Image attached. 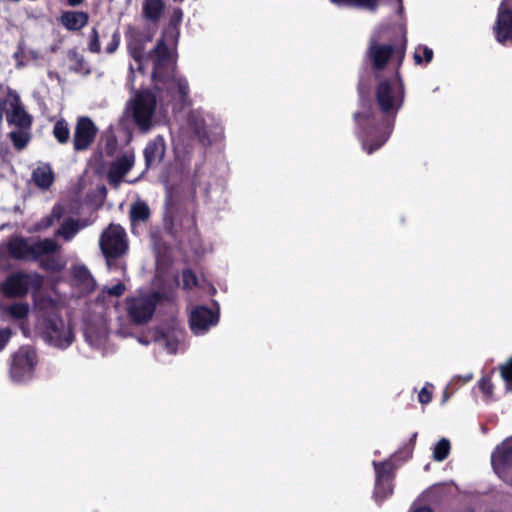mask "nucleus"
<instances>
[{
	"mask_svg": "<svg viewBox=\"0 0 512 512\" xmlns=\"http://www.w3.org/2000/svg\"><path fill=\"white\" fill-rule=\"evenodd\" d=\"M98 133L94 122L86 116L77 119L73 135V147L75 151H83L90 147Z\"/></svg>",
	"mask_w": 512,
	"mask_h": 512,
	"instance_id": "9d476101",
	"label": "nucleus"
},
{
	"mask_svg": "<svg viewBox=\"0 0 512 512\" xmlns=\"http://www.w3.org/2000/svg\"><path fill=\"white\" fill-rule=\"evenodd\" d=\"M165 9L163 0H144L142 4L143 17L152 22L158 23Z\"/></svg>",
	"mask_w": 512,
	"mask_h": 512,
	"instance_id": "6ab92c4d",
	"label": "nucleus"
},
{
	"mask_svg": "<svg viewBox=\"0 0 512 512\" xmlns=\"http://www.w3.org/2000/svg\"><path fill=\"white\" fill-rule=\"evenodd\" d=\"M374 498L377 502L381 503L393 494L392 481H378L375 480Z\"/></svg>",
	"mask_w": 512,
	"mask_h": 512,
	"instance_id": "c756f323",
	"label": "nucleus"
},
{
	"mask_svg": "<svg viewBox=\"0 0 512 512\" xmlns=\"http://www.w3.org/2000/svg\"><path fill=\"white\" fill-rule=\"evenodd\" d=\"M410 512H434L432 510V508L428 507V506H422V507H417L415 509H411Z\"/></svg>",
	"mask_w": 512,
	"mask_h": 512,
	"instance_id": "8fccbe9b",
	"label": "nucleus"
},
{
	"mask_svg": "<svg viewBox=\"0 0 512 512\" xmlns=\"http://www.w3.org/2000/svg\"><path fill=\"white\" fill-rule=\"evenodd\" d=\"M183 18V11L177 7L173 9L172 15L169 19V28L165 32L166 37H171L173 40H177L179 35L178 26L181 24Z\"/></svg>",
	"mask_w": 512,
	"mask_h": 512,
	"instance_id": "c85d7f7f",
	"label": "nucleus"
},
{
	"mask_svg": "<svg viewBox=\"0 0 512 512\" xmlns=\"http://www.w3.org/2000/svg\"><path fill=\"white\" fill-rule=\"evenodd\" d=\"M67 58L70 65V70L76 74L87 76L91 74V68L86 62L84 56L80 54L76 48L69 49L67 52Z\"/></svg>",
	"mask_w": 512,
	"mask_h": 512,
	"instance_id": "aec40b11",
	"label": "nucleus"
},
{
	"mask_svg": "<svg viewBox=\"0 0 512 512\" xmlns=\"http://www.w3.org/2000/svg\"><path fill=\"white\" fill-rule=\"evenodd\" d=\"M74 278L87 287L94 285V279L85 266H78L73 271Z\"/></svg>",
	"mask_w": 512,
	"mask_h": 512,
	"instance_id": "4c0bfd02",
	"label": "nucleus"
},
{
	"mask_svg": "<svg viewBox=\"0 0 512 512\" xmlns=\"http://www.w3.org/2000/svg\"><path fill=\"white\" fill-rule=\"evenodd\" d=\"M173 1H174V2H179V3H181V2H183L184 0H173Z\"/></svg>",
	"mask_w": 512,
	"mask_h": 512,
	"instance_id": "4d7b16f0",
	"label": "nucleus"
},
{
	"mask_svg": "<svg viewBox=\"0 0 512 512\" xmlns=\"http://www.w3.org/2000/svg\"><path fill=\"white\" fill-rule=\"evenodd\" d=\"M10 338V331L8 329L0 330V351L4 349Z\"/></svg>",
	"mask_w": 512,
	"mask_h": 512,
	"instance_id": "de8ad7c7",
	"label": "nucleus"
},
{
	"mask_svg": "<svg viewBox=\"0 0 512 512\" xmlns=\"http://www.w3.org/2000/svg\"><path fill=\"white\" fill-rule=\"evenodd\" d=\"M433 50L426 45H418L414 52L415 64L421 65L430 63L433 60Z\"/></svg>",
	"mask_w": 512,
	"mask_h": 512,
	"instance_id": "473e14b6",
	"label": "nucleus"
},
{
	"mask_svg": "<svg viewBox=\"0 0 512 512\" xmlns=\"http://www.w3.org/2000/svg\"><path fill=\"white\" fill-rule=\"evenodd\" d=\"M80 230L79 221L73 218L66 219L57 230L56 235L70 241Z\"/></svg>",
	"mask_w": 512,
	"mask_h": 512,
	"instance_id": "cd10ccee",
	"label": "nucleus"
},
{
	"mask_svg": "<svg viewBox=\"0 0 512 512\" xmlns=\"http://www.w3.org/2000/svg\"><path fill=\"white\" fill-rule=\"evenodd\" d=\"M417 436H418L417 432H414L412 434V436L410 437L408 443L405 445V447L403 449L409 457L412 456V452H413V449H414V446L416 443Z\"/></svg>",
	"mask_w": 512,
	"mask_h": 512,
	"instance_id": "49530a36",
	"label": "nucleus"
},
{
	"mask_svg": "<svg viewBox=\"0 0 512 512\" xmlns=\"http://www.w3.org/2000/svg\"><path fill=\"white\" fill-rule=\"evenodd\" d=\"M65 209L61 204H56L53 206L51 213L41 218L39 222L36 224L37 230H46L50 228L55 221H60V219L64 216Z\"/></svg>",
	"mask_w": 512,
	"mask_h": 512,
	"instance_id": "b1692460",
	"label": "nucleus"
},
{
	"mask_svg": "<svg viewBox=\"0 0 512 512\" xmlns=\"http://www.w3.org/2000/svg\"><path fill=\"white\" fill-rule=\"evenodd\" d=\"M450 442L448 439L446 438H442L440 439L435 447H434V450H433V458L436 460V461H443L445 460L449 453H450Z\"/></svg>",
	"mask_w": 512,
	"mask_h": 512,
	"instance_id": "72a5a7b5",
	"label": "nucleus"
},
{
	"mask_svg": "<svg viewBox=\"0 0 512 512\" xmlns=\"http://www.w3.org/2000/svg\"><path fill=\"white\" fill-rule=\"evenodd\" d=\"M85 0H67V3L71 7H77L84 3Z\"/></svg>",
	"mask_w": 512,
	"mask_h": 512,
	"instance_id": "3c124183",
	"label": "nucleus"
},
{
	"mask_svg": "<svg viewBox=\"0 0 512 512\" xmlns=\"http://www.w3.org/2000/svg\"><path fill=\"white\" fill-rule=\"evenodd\" d=\"M478 387L486 401L493 400L494 385L490 375L481 377L478 381Z\"/></svg>",
	"mask_w": 512,
	"mask_h": 512,
	"instance_id": "c9c22d12",
	"label": "nucleus"
},
{
	"mask_svg": "<svg viewBox=\"0 0 512 512\" xmlns=\"http://www.w3.org/2000/svg\"><path fill=\"white\" fill-rule=\"evenodd\" d=\"M29 309L27 303L16 302L7 307V313L12 319L22 320L28 316Z\"/></svg>",
	"mask_w": 512,
	"mask_h": 512,
	"instance_id": "2f4dec72",
	"label": "nucleus"
},
{
	"mask_svg": "<svg viewBox=\"0 0 512 512\" xmlns=\"http://www.w3.org/2000/svg\"><path fill=\"white\" fill-rule=\"evenodd\" d=\"M157 107V96L148 88L136 90L126 103L125 113L139 131L146 133L153 126V117Z\"/></svg>",
	"mask_w": 512,
	"mask_h": 512,
	"instance_id": "f03ea898",
	"label": "nucleus"
},
{
	"mask_svg": "<svg viewBox=\"0 0 512 512\" xmlns=\"http://www.w3.org/2000/svg\"><path fill=\"white\" fill-rule=\"evenodd\" d=\"M182 288L183 290L190 291L198 286V277L191 268L183 269L182 271Z\"/></svg>",
	"mask_w": 512,
	"mask_h": 512,
	"instance_id": "e433bc0d",
	"label": "nucleus"
},
{
	"mask_svg": "<svg viewBox=\"0 0 512 512\" xmlns=\"http://www.w3.org/2000/svg\"><path fill=\"white\" fill-rule=\"evenodd\" d=\"M219 321V314L206 306H197L190 314V328L196 335L203 334Z\"/></svg>",
	"mask_w": 512,
	"mask_h": 512,
	"instance_id": "f8f14e48",
	"label": "nucleus"
},
{
	"mask_svg": "<svg viewBox=\"0 0 512 512\" xmlns=\"http://www.w3.org/2000/svg\"><path fill=\"white\" fill-rule=\"evenodd\" d=\"M87 48L89 52L99 54L101 52L100 33L96 27L91 29Z\"/></svg>",
	"mask_w": 512,
	"mask_h": 512,
	"instance_id": "58836bf2",
	"label": "nucleus"
},
{
	"mask_svg": "<svg viewBox=\"0 0 512 512\" xmlns=\"http://www.w3.org/2000/svg\"><path fill=\"white\" fill-rule=\"evenodd\" d=\"M452 394L453 392H450L449 386H447L442 393L441 405H444L450 399Z\"/></svg>",
	"mask_w": 512,
	"mask_h": 512,
	"instance_id": "09e8293b",
	"label": "nucleus"
},
{
	"mask_svg": "<svg viewBox=\"0 0 512 512\" xmlns=\"http://www.w3.org/2000/svg\"><path fill=\"white\" fill-rule=\"evenodd\" d=\"M129 53L131 57L136 61L140 62L143 57L144 46L140 42L130 43L128 45Z\"/></svg>",
	"mask_w": 512,
	"mask_h": 512,
	"instance_id": "c03bdc74",
	"label": "nucleus"
},
{
	"mask_svg": "<svg viewBox=\"0 0 512 512\" xmlns=\"http://www.w3.org/2000/svg\"><path fill=\"white\" fill-rule=\"evenodd\" d=\"M133 159L124 155L113 161L107 172V179L111 185H118L123 177L132 169Z\"/></svg>",
	"mask_w": 512,
	"mask_h": 512,
	"instance_id": "f3484780",
	"label": "nucleus"
},
{
	"mask_svg": "<svg viewBox=\"0 0 512 512\" xmlns=\"http://www.w3.org/2000/svg\"><path fill=\"white\" fill-rule=\"evenodd\" d=\"M32 180L39 188L48 189L54 181L50 166L37 167L32 173Z\"/></svg>",
	"mask_w": 512,
	"mask_h": 512,
	"instance_id": "4be33fe9",
	"label": "nucleus"
},
{
	"mask_svg": "<svg viewBox=\"0 0 512 512\" xmlns=\"http://www.w3.org/2000/svg\"><path fill=\"white\" fill-rule=\"evenodd\" d=\"M9 138L17 150L25 148L29 142V136L21 131H12Z\"/></svg>",
	"mask_w": 512,
	"mask_h": 512,
	"instance_id": "ea45409f",
	"label": "nucleus"
},
{
	"mask_svg": "<svg viewBox=\"0 0 512 512\" xmlns=\"http://www.w3.org/2000/svg\"><path fill=\"white\" fill-rule=\"evenodd\" d=\"M170 94L176 89L181 103H185L189 95V84L186 78L182 76H176L170 86H165Z\"/></svg>",
	"mask_w": 512,
	"mask_h": 512,
	"instance_id": "393cba45",
	"label": "nucleus"
},
{
	"mask_svg": "<svg viewBox=\"0 0 512 512\" xmlns=\"http://www.w3.org/2000/svg\"><path fill=\"white\" fill-rule=\"evenodd\" d=\"M58 20L68 31H79L88 24L89 14L82 10H68L62 12Z\"/></svg>",
	"mask_w": 512,
	"mask_h": 512,
	"instance_id": "dca6fc26",
	"label": "nucleus"
},
{
	"mask_svg": "<svg viewBox=\"0 0 512 512\" xmlns=\"http://www.w3.org/2000/svg\"><path fill=\"white\" fill-rule=\"evenodd\" d=\"M12 112L7 114V121L16 125L21 129H28L32 125L31 116L25 111L21 105L20 98L15 95L11 102Z\"/></svg>",
	"mask_w": 512,
	"mask_h": 512,
	"instance_id": "a211bd4d",
	"label": "nucleus"
},
{
	"mask_svg": "<svg viewBox=\"0 0 512 512\" xmlns=\"http://www.w3.org/2000/svg\"><path fill=\"white\" fill-rule=\"evenodd\" d=\"M52 255H44L37 262H39L42 270L50 273H59L64 269L65 264L58 257Z\"/></svg>",
	"mask_w": 512,
	"mask_h": 512,
	"instance_id": "bb28decb",
	"label": "nucleus"
},
{
	"mask_svg": "<svg viewBox=\"0 0 512 512\" xmlns=\"http://www.w3.org/2000/svg\"><path fill=\"white\" fill-rule=\"evenodd\" d=\"M37 327L41 338L51 346L66 349L74 341L72 329L65 325L62 317L55 310L41 313Z\"/></svg>",
	"mask_w": 512,
	"mask_h": 512,
	"instance_id": "20e7f679",
	"label": "nucleus"
},
{
	"mask_svg": "<svg viewBox=\"0 0 512 512\" xmlns=\"http://www.w3.org/2000/svg\"><path fill=\"white\" fill-rule=\"evenodd\" d=\"M471 378H472V376H468V377H466V378L464 379V382H468V381H470V380H471Z\"/></svg>",
	"mask_w": 512,
	"mask_h": 512,
	"instance_id": "5fc2aeb1",
	"label": "nucleus"
},
{
	"mask_svg": "<svg viewBox=\"0 0 512 512\" xmlns=\"http://www.w3.org/2000/svg\"><path fill=\"white\" fill-rule=\"evenodd\" d=\"M405 57V48H396L392 44H380L371 40L366 51V58L370 62L375 79L381 78L380 73L384 71L389 62H395V69L400 67Z\"/></svg>",
	"mask_w": 512,
	"mask_h": 512,
	"instance_id": "39448f33",
	"label": "nucleus"
},
{
	"mask_svg": "<svg viewBox=\"0 0 512 512\" xmlns=\"http://www.w3.org/2000/svg\"><path fill=\"white\" fill-rule=\"evenodd\" d=\"M60 245L52 238L39 239L30 243L29 238L23 236L11 237L6 245L9 257L17 261L36 262L42 256L59 252Z\"/></svg>",
	"mask_w": 512,
	"mask_h": 512,
	"instance_id": "7ed1b4c3",
	"label": "nucleus"
},
{
	"mask_svg": "<svg viewBox=\"0 0 512 512\" xmlns=\"http://www.w3.org/2000/svg\"><path fill=\"white\" fill-rule=\"evenodd\" d=\"M376 80L374 103L362 102L361 109L353 114L357 137L367 154L374 153L388 141L406 98L405 83L398 69L391 76Z\"/></svg>",
	"mask_w": 512,
	"mask_h": 512,
	"instance_id": "f257e3e1",
	"label": "nucleus"
},
{
	"mask_svg": "<svg viewBox=\"0 0 512 512\" xmlns=\"http://www.w3.org/2000/svg\"><path fill=\"white\" fill-rule=\"evenodd\" d=\"M494 471L506 481L508 469L512 468V436L498 445L491 455Z\"/></svg>",
	"mask_w": 512,
	"mask_h": 512,
	"instance_id": "ddd939ff",
	"label": "nucleus"
},
{
	"mask_svg": "<svg viewBox=\"0 0 512 512\" xmlns=\"http://www.w3.org/2000/svg\"><path fill=\"white\" fill-rule=\"evenodd\" d=\"M42 278L39 275L32 277L31 275L18 271L9 274L1 286V291L6 298H23L31 287L39 288Z\"/></svg>",
	"mask_w": 512,
	"mask_h": 512,
	"instance_id": "1a4fd4ad",
	"label": "nucleus"
},
{
	"mask_svg": "<svg viewBox=\"0 0 512 512\" xmlns=\"http://www.w3.org/2000/svg\"><path fill=\"white\" fill-rule=\"evenodd\" d=\"M154 54L152 80L155 88L159 91L157 83L163 86H170L176 75V61L172 59L170 50L164 39H159L152 50Z\"/></svg>",
	"mask_w": 512,
	"mask_h": 512,
	"instance_id": "0eeeda50",
	"label": "nucleus"
},
{
	"mask_svg": "<svg viewBox=\"0 0 512 512\" xmlns=\"http://www.w3.org/2000/svg\"><path fill=\"white\" fill-rule=\"evenodd\" d=\"M501 378L505 383L507 392H512V356L502 365L499 366Z\"/></svg>",
	"mask_w": 512,
	"mask_h": 512,
	"instance_id": "f704fd0d",
	"label": "nucleus"
},
{
	"mask_svg": "<svg viewBox=\"0 0 512 512\" xmlns=\"http://www.w3.org/2000/svg\"><path fill=\"white\" fill-rule=\"evenodd\" d=\"M337 6L356 8L367 12L375 13L380 5V0H329Z\"/></svg>",
	"mask_w": 512,
	"mask_h": 512,
	"instance_id": "412c9836",
	"label": "nucleus"
},
{
	"mask_svg": "<svg viewBox=\"0 0 512 512\" xmlns=\"http://www.w3.org/2000/svg\"><path fill=\"white\" fill-rule=\"evenodd\" d=\"M99 245L107 264L111 265V260L122 257L128 249L124 228L119 224H110L102 232Z\"/></svg>",
	"mask_w": 512,
	"mask_h": 512,
	"instance_id": "6e6552de",
	"label": "nucleus"
},
{
	"mask_svg": "<svg viewBox=\"0 0 512 512\" xmlns=\"http://www.w3.org/2000/svg\"><path fill=\"white\" fill-rule=\"evenodd\" d=\"M397 3H398L397 13L399 14V16H402V14L404 12L403 0H397Z\"/></svg>",
	"mask_w": 512,
	"mask_h": 512,
	"instance_id": "603ef678",
	"label": "nucleus"
},
{
	"mask_svg": "<svg viewBox=\"0 0 512 512\" xmlns=\"http://www.w3.org/2000/svg\"><path fill=\"white\" fill-rule=\"evenodd\" d=\"M375 470V480L378 481H392L394 480V465L389 460L373 461Z\"/></svg>",
	"mask_w": 512,
	"mask_h": 512,
	"instance_id": "5701e85b",
	"label": "nucleus"
},
{
	"mask_svg": "<svg viewBox=\"0 0 512 512\" xmlns=\"http://www.w3.org/2000/svg\"><path fill=\"white\" fill-rule=\"evenodd\" d=\"M121 34L118 28H115L111 34V40L105 47L107 54H113L119 47Z\"/></svg>",
	"mask_w": 512,
	"mask_h": 512,
	"instance_id": "79ce46f5",
	"label": "nucleus"
},
{
	"mask_svg": "<svg viewBox=\"0 0 512 512\" xmlns=\"http://www.w3.org/2000/svg\"><path fill=\"white\" fill-rule=\"evenodd\" d=\"M126 290L125 285L122 282H118L110 288H107V293L110 296L120 297L124 294Z\"/></svg>",
	"mask_w": 512,
	"mask_h": 512,
	"instance_id": "a18cd8bd",
	"label": "nucleus"
},
{
	"mask_svg": "<svg viewBox=\"0 0 512 512\" xmlns=\"http://www.w3.org/2000/svg\"><path fill=\"white\" fill-rule=\"evenodd\" d=\"M191 222H192V225H193L194 227H196V221H195V219H194V218H192V219H191Z\"/></svg>",
	"mask_w": 512,
	"mask_h": 512,
	"instance_id": "6e6d98bb",
	"label": "nucleus"
},
{
	"mask_svg": "<svg viewBox=\"0 0 512 512\" xmlns=\"http://www.w3.org/2000/svg\"><path fill=\"white\" fill-rule=\"evenodd\" d=\"M162 339L169 353L174 354L177 352L179 341L174 335H170L169 333H163Z\"/></svg>",
	"mask_w": 512,
	"mask_h": 512,
	"instance_id": "37998d69",
	"label": "nucleus"
},
{
	"mask_svg": "<svg viewBox=\"0 0 512 512\" xmlns=\"http://www.w3.org/2000/svg\"><path fill=\"white\" fill-rule=\"evenodd\" d=\"M166 152L165 140L161 135L150 140L143 151L145 166L147 169L160 165Z\"/></svg>",
	"mask_w": 512,
	"mask_h": 512,
	"instance_id": "2eb2a0df",
	"label": "nucleus"
},
{
	"mask_svg": "<svg viewBox=\"0 0 512 512\" xmlns=\"http://www.w3.org/2000/svg\"><path fill=\"white\" fill-rule=\"evenodd\" d=\"M196 133L198 134V136H199L200 140H201V141H204L205 135H202V134H201V130H200V128H197V129H196Z\"/></svg>",
	"mask_w": 512,
	"mask_h": 512,
	"instance_id": "864d4df0",
	"label": "nucleus"
},
{
	"mask_svg": "<svg viewBox=\"0 0 512 512\" xmlns=\"http://www.w3.org/2000/svg\"><path fill=\"white\" fill-rule=\"evenodd\" d=\"M35 364L34 353L29 349H20L12 359L10 367L12 379L21 382L31 377Z\"/></svg>",
	"mask_w": 512,
	"mask_h": 512,
	"instance_id": "9b49d317",
	"label": "nucleus"
},
{
	"mask_svg": "<svg viewBox=\"0 0 512 512\" xmlns=\"http://www.w3.org/2000/svg\"><path fill=\"white\" fill-rule=\"evenodd\" d=\"M53 135L60 144H66L70 138L68 123L64 119L58 120L53 127Z\"/></svg>",
	"mask_w": 512,
	"mask_h": 512,
	"instance_id": "7c9ffc66",
	"label": "nucleus"
},
{
	"mask_svg": "<svg viewBox=\"0 0 512 512\" xmlns=\"http://www.w3.org/2000/svg\"><path fill=\"white\" fill-rule=\"evenodd\" d=\"M434 390L435 386L430 382H426L418 393V401L422 405L429 404L432 401Z\"/></svg>",
	"mask_w": 512,
	"mask_h": 512,
	"instance_id": "a19ab883",
	"label": "nucleus"
},
{
	"mask_svg": "<svg viewBox=\"0 0 512 512\" xmlns=\"http://www.w3.org/2000/svg\"><path fill=\"white\" fill-rule=\"evenodd\" d=\"M493 30L500 44L512 43V9L510 7L504 4L499 6Z\"/></svg>",
	"mask_w": 512,
	"mask_h": 512,
	"instance_id": "4468645a",
	"label": "nucleus"
},
{
	"mask_svg": "<svg viewBox=\"0 0 512 512\" xmlns=\"http://www.w3.org/2000/svg\"><path fill=\"white\" fill-rule=\"evenodd\" d=\"M151 212L147 203L137 201L131 205L130 220L131 222H146L150 218Z\"/></svg>",
	"mask_w": 512,
	"mask_h": 512,
	"instance_id": "a878e982",
	"label": "nucleus"
},
{
	"mask_svg": "<svg viewBox=\"0 0 512 512\" xmlns=\"http://www.w3.org/2000/svg\"><path fill=\"white\" fill-rule=\"evenodd\" d=\"M163 298L164 295L158 291L136 297H128L126 299L128 318L136 325L147 324L152 319L157 305Z\"/></svg>",
	"mask_w": 512,
	"mask_h": 512,
	"instance_id": "423d86ee",
	"label": "nucleus"
}]
</instances>
